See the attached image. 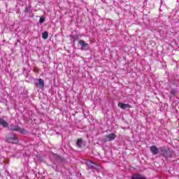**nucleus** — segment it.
Returning a JSON list of instances; mask_svg holds the SVG:
<instances>
[{"mask_svg":"<svg viewBox=\"0 0 179 179\" xmlns=\"http://www.w3.org/2000/svg\"><path fill=\"white\" fill-rule=\"evenodd\" d=\"M161 156L164 157L166 160H169L170 157H173L174 155V151L170 148H166V147H162L160 148Z\"/></svg>","mask_w":179,"mask_h":179,"instance_id":"f257e3e1","label":"nucleus"},{"mask_svg":"<svg viewBox=\"0 0 179 179\" xmlns=\"http://www.w3.org/2000/svg\"><path fill=\"white\" fill-rule=\"evenodd\" d=\"M85 164L87 166V170H91L93 173L100 170V166L92 161H87Z\"/></svg>","mask_w":179,"mask_h":179,"instance_id":"f03ea898","label":"nucleus"},{"mask_svg":"<svg viewBox=\"0 0 179 179\" xmlns=\"http://www.w3.org/2000/svg\"><path fill=\"white\" fill-rule=\"evenodd\" d=\"M56 164L59 166H64L66 163V159L58 155H55Z\"/></svg>","mask_w":179,"mask_h":179,"instance_id":"7ed1b4c3","label":"nucleus"},{"mask_svg":"<svg viewBox=\"0 0 179 179\" xmlns=\"http://www.w3.org/2000/svg\"><path fill=\"white\" fill-rule=\"evenodd\" d=\"M6 142H8V143L16 144L19 142V140L17 139V138H16V136H15V134H10L6 138Z\"/></svg>","mask_w":179,"mask_h":179,"instance_id":"20e7f679","label":"nucleus"},{"mask_svg":"<svg viewBox=\"0 0 179 179\" xmlns=\"http://www.w3.org/2000/svg\"><path fill=\"white\" fill-rule=\"evenodd\" d=\"M78 44L81 46L80 50L82 51H89L90 50V45L83 40H80Z\"/></svg>","mask_w":179,"mask_h":179,"instance_id":"39448f33","label":"nucleus"},{"mask_svg":"<svg viewBox=\"0 0 179 179\" xmlns=\"http://www.w3.org/2000/svg\"><path fill=\"white\" fill-rule=\"evenodd\" d=\"M117 138V135L114 133H111L108 135H106L105 138H103V143H106V142H111V141H114Z\"/></svg>","mask_w":179,"mask_h":179,"instance_id":"423d86ee","label":"nucleus"},{"mask_svg":"<svg viewBox=\"0 0 179 179\" xmlns=\"http://www.w3.org/2000/svg\"><path fill=\"white\" fill-rule=\"evenodd\" d=\"M34 85L36 87H38L39 89H44L45 85L44 84V80L41 78H38L34 80Z\"/></svg>","mask_w":179,"mask_h":179,"instance_id":"0eeeda50","label":"nucleus"},{"mask_svg":"<svg viewBox=\"0 0 179 179\" xmlns=\"http://www.w3.org/2000/svg\"><path fill=\"white\" fill-rule=\"evenodd\" d=\"M118 107L122 108V110H125L126 108H132V106H131L128 103H122V102H120L118 103Z\"/></svg>","mask_w":179,"mask_h":179,"instance_id":"6e6552de","label":"nucleus"},{"mask_svg":"<svg viewBox=\"0 0 179 179\" xmlns=\"http://www.w3.org/2000/svg\"><path fill=\"white\" fill-rule=\"evenodd\" d=\"M131 179H148V178L141 173H134L131 176Z\"/></svg>","mask_w":179,"mask_h":179,"instance_id":"1a4fd4ad","label":"nucleus"},{"mask_svg":"<svg viewBox=\"0 0 179 179\" xmlns=\"http://www.w3.org/2000/svg\"><path fill=\"white\" fill-rule=\"evenodd\" d=\"M10 131H14L15 132H17L18 131H20L21 128L18 125L11 123L10 124Z\"/></svg>","mask_w":179,"mask_h":179,"instance_id":"9d476101","label":"nucleus"},{"mask_svg":"<svg viewBox=\"0 0 179 179\" xmlns=\"http://www.w3.org/2000/svg\"><path fill=\"white\" fill-rule=\"evenodd\" d=\"M86 145V141H83L82 138H78L76 142V146L78 148H82Z\"/></svg>","mask_w":179,"mask_h":179,"instance_id":"9b49d317","label":"nucleus"},{"mask_svg":"<svg viewBox=\"0 0 179 179\" xmlns=\"http://www.w3.org/2000/svg\"><path fill=\"white\" fill-rule=\"evenodd\" d=\"M150 150L152 155H159V148L156 145H152L150 148Z\"/></svg>","mask_w":179,"mask_h":179,"instance_id":"f8f14e48","label":"nucleus"},{"mask_svg":"<svg viewBox=\"0 0 179 179\" xmlns=\"http://www.w3.org/2000/svg\"><path fill=\"white\" fill-rule=\"evenodd\" d=\"M143 23H144L145 26H149L150 23V19L149 18V16L148 15H145L143 17Z\"/></svg>","mask_w":179,"mask_h":179,"instance_id":"ddd939ff","label":"nucleus"},{"mask_svg":"<svg viewBox=\"0 0 179 179\" xmlns=\"http://www.w3.org/2000/svg\"><path fill=\"white\" fill-rule=\"evenodd\" d=\"M0 125H1V127H3L4 128H8L9 123H8L6 120L0 118Z\"/></svg>","mask_w":179,"mask_h":179,"instance_id":"4468645a","label":"nucleus"},{"mask_svg":"<svg viewBox=\"0 0 179 179\" xmlns=\"http://www.w3.org/2000/svg\"><path fill=\"white\" fill-rule=\"evenodd\" d=\"M24 13H25V15H31V5H28L25 7Z\"/></svg>","mask_w":179,"mask_h":179,"instance_id":"2eb2a0df","label":"nucleus"},{"mask_svg":"<svg viewBox=\"0 0 179 179\" xmlns=\"http://www.w3.org/2000/svg\"><path fill=\"white\" fill-rule=\"evenodd\" d=\"M42 38H43V40H47V38H48V31H44L42 33Z\"/></svg>","mask_w":179,"mask_h":179,"instance_id":"dca6fc26","label":"nucleus"},{"mask_svg":"<svg viewBox=\"0 0 179 179\" xmlns=\"http://www.w3.org/2000/svg\"><path fill=\"white\" fill-rule=\"evenodd\" d=\"M70 37L75 41H78L79 40V35H70Z\"/></svg>","mask_w":179,"mask_h":179,"instance_id":"f3484780","label":"nucleus"},{"mask_svg":"<svg viewBox=\"0 0 179 179\" xmlns=\"http://www.w3.org/2000/svg\"><path fill=\"white\" fill-rule=\"evenodd\" d=\"M171 96H173V97L176 96V94H177V90L176 89H172L171 90Z\"/></svg>","mask_w":179,"mask_h":179,"instance_id":"a211bd4d","label":"nucleus"},{"mask_svg":"<svg viewBox=\"0 0 179 179\" xmlns=\"http://www.w3.org/2000/svg\"><path fill=\"white\" fill-rule=\"evenodd\" d=\"M45 22V17H41L39 19V24H41L42 23H44Z\"/></svg>","mask_w":179,"mask_h":179,"instance_id":"6ab92c4d","label":"nucleus"},{"mask_svg":"<svg viewBox=\"0 0 179 179\" xmlns=\"http://www.w3.org/2000/svg\"><path fill=\"white\" fill-rule=\"evenodd\" d=\"M17 132H20V134H22V135H26V129H21Z\"/></svg>","mask_w":179,"mask_h":179,"instance_id":"aec40b11","label":"nucleus"},{"mask_svg":"<svg viewBox=\"0 0 179 179\" xmlns=\"http://www.w3.org/2000/svg\"><path fill=\"white\" fill-rule=\"evenodd\" d=\"M36 159H38V160H43V157H41V156H40V155H36Z\"/></svg>","mask_w":179,"mask_h":179,"instance_id":"412c9836","label":"nucleus"},{"mask_svg":"<svg viewBox=\"0 0 179 179\" xmlns=\"http://www.w3.org/2000/svg\"><path fill=\"white\" fill-rule=\"evenodd\" d=\"M76 42V41H73V40H72L71 41V45L73 46V47H75V43Z\"/></svg>","mask_w":179,"mask_h":179,"instance_id":"4be33fe9","label":"nucleus"}]
</instances>
